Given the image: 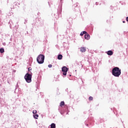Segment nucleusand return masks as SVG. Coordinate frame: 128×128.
<instances>
[{
    "instance_id": "obj_1",
    "label": "nucleus",
    "mask_w": 128,
    "mask_h": 128,
    "mask_svg": "<svg viewBox=\"0 0 128 128\" xmlns=\"http://www.w3.org/2000/svg\"><path fill=\"white\" fill-rule=\"evenodd\" d=\"M122 74V70L118 67H115L112 70V74L116 78H118Z\"/></svg>"
},
{
    "instance_id": "obj_2",
    "label": "nucleus",
    "mask_w": 128,
    "mask_h": 128,
    "mask_svg": "<svg viewBox=\"0 0 128 128\" xmlns=\"http://www.w3.org/2000/svg\"><path fill=\"white\" fill-rule=\"evenodd\" d=\"M36 60L40 64H44V56L40 54Z\"/></svg>"
},
{
    "instance_id": "obj_3",
    "label": "nucleus",
    "mask_w": 128,
    "mask_h": 128,
    "mask_svg": "<svg viewBox=\"0 0 128 128\" xmlns=\"http://www.w3.org/2000/svg\"><path fill=\"white\" fill-rule=\"evenodd\" d=\"M24 78L26 82H28V83L32 82V74L28 73H27L26 74Z\"/></svg>"
},
{
    "instance_id": "obj_4",
    "label": "nucleus",
    "mask_w": 128,
    "mask_h": 128,
    "mask_svg": "<svg viewBox=\"0 0 128 128\" xmlns=\"http://www.w3.org/2000/svg\"><path fill=\"white\" fill-rule=\"evenodd\" d=\"M68 70V68L66 66H63L62 68V72H63L64 76H66V72Z\"/></svg>"
},
{
    "instance_id": "obj_5",
    "label": "nucleus",
    "mask_w": 128,
    "mask_h": 128,
    "mask_svg": "<svg viewBox=\"0 0 128 128\" xmlns=\"http://www.w3.org/2000/svg\"><path fill=\"white\" fill-rule=\"evenodd\" d=\"M86 51V47H81L80 48V52H85Z\"/></svg>"
},
{
    "instance_id": "obj_6",
    "label": "nucleus",
    "mask_w": 128,
    "mask_h": 128,
    "mask_svg": "<svg viewBox=\"0 0 128 128\" xmlns=\"http://www.w3.org/2000/svg\"><path fill=\"white\" fill-rule=\"evenodd\" d=\"M84 38L86 40H90V34H88V33H86L84 35Z\"/></svg>"
},
{
    "instance_id": "obj_7",
    "label": "nucleus",
    "mask_w": 128,
    "mask_h": 128,
    "mask_svg": "<svg viewBox=\"0 0 128 128\" xmlns=\"http://www.w3.org/2000/svg\"><path fill=\"white\" fill-rule=\"evenodd\" d=\"M107 54H108V56H112V54H114V52L112 50H108L107 52Z\"/></svg>"
},
{
    "instance_id": "obj_8",
    "label": "nucleus",
    "mask_w": 128,
    "mask_h": 128,
    "mask_svg": "<svg viewBox=\"0 0 128 128\" xmlns=\"http://www.w3.org/2000/svg\"><path fill=\"white\" fill-rule=\"evenodd\" d=\"M33 116H34V118H36V120H38V114H34L33 115Z\"/></svg>"
},
{
    "instance_id": "obj_9",
    "label": "nucleus",
    "mask_w": 128,
    "mask_h": 128,
    "mask_svg": "<svg viewBox=\"0 0 128 128\" xmlns=\"http://www.w3.org/2000/svg\"><path fill=\"white\" fill-rule=\"evenodd\" d=\"M0 52L1 54H4V48H0Z\"/></svg>"
},
{
    "instance_id": "obj_10",
    "label": "nucleus",
    "mask_w": 128,
    "mask_h": 128,
    "mask_svg": "<svg viewBox=\"0 0 128 128\" xmlns=\"http://www.w3.org/2000/svg\"><path fill=\"white\" fill-rule=\"evenodd\" d=\"M51 128H56V124L54 123H52L50 125Z\"/></svg>"
},
{
    "instance_id": "obj_11",
    "label": "nucleus",
    "mask_w": 128,
    "mask_h": 128,
    "mask_svg": "<svg viewBox=\"0 0 128 128\" xmlns=\"http://www.w3.org/2000/svg\"><path fill=\"white\" fill-rule=\"evenodd\" d=\"M58 60H62V54H59L58 56Z\"/></svg>"
},
{
    "instance_id": "obj_12",
    "label": "nucleus",
    "mask_w": 128,
    "mask_h": 128,
    "mask_svg": "<svg viewBox=\"0 0 128 128\" xmlns=\"http://www.w3.org/2000/svg\"><path fill=\"white\" fill-rule=\"evenodd\" d=\"M86 34V32L84 31L80 33V36H82L84 34Z\"/></svg>"
},
{
    "instance_id": "obj_13",
    "label": "nucleus",
    "mask_w": 128,
    "mask_h": 128,
    "mask_svg": "<svg viewBox=\"0 0 128 128\" xmlns=\"http://www.w3.org/2000/svg\"><path fill=\"white\" fill-rule=\"evenodd\" d=\"M64 106V102L62 101L60 103V106Z\"/></svg>"
},
{
    "instance_id": "obj_14",
    "label": "nucleus",
    "mask_w": 128,
    "mask_h": 128,
    "mask_svg": "<svg viewBox=\"0 0 128 128\" xmlns=\"http://www.w3.org/2000/svg\"><path fill=\"white\" fill-rule=\"evenodd\" d=\"M94 100V98L92 96L89 97V100Z\"/></svg>"
},
{
    "instance_id": "obj_15",
    "label": "nucleus",
    "mask_w": 128,
    "mask_h": 128,
    "mask_svg": "<svg viewBox=\"0 0 128 128\" xmlns=\"http://www.w3.org/2000/svg\"><path fill=\"white\" fill-rule=\"evenodd\" d=\"M32 112L34 114H36L37 112L36 110H34Z\"/></svg>"
},
{
    "instance_id": "obj_16",
    "label": "nucleus",
    "mask_w": 128,
    "mask_h": 128,
    "mask_svg": "<svg viewBox=\"0 0 128 128\" xmlns=\"http://www.w3.org/2000/svg\"><path fill=\"white\" fill-rule=\"evenodd\" d=\"M48 68H52V65L51 64H49V65L48 66Z\"/></svg>"
},
{
    "instance_id": "obj_17",
    "label": "nucleus",
    "mask_w": 128,
    "mask_h": 128,
    "mask_svg": "<svg viewBox=\"0 0 128 128\" xmlns=\"http://www.w3.org/2000/svg\"><path fill=\"white\" fill-rule=\"evenodd\" d=\"M28 22V20H25V22H24V24H26Z\"/></svg>"
},
{
    "instance_id": "obj_18",
    "label": "nucleus",
    "mask_w": 128,
    "mask_h": 128,
    "mask_svg": "<svg viewBox=\"0 0 128 128\" xmlns=\"http://www.w3.org/2000/svg\"><path fill=\"white\" fill-rule=\"evenodd\" d=\"M18 91L20 92V94H22V91L20 90V88H18Z\"/></svg>"
},
{
    "instance_id": "obj_19",
    "label": "nucleus",
    "mask_w": 128,
    "mask_h": 128,
    "mask_svg": "<svg viewBox=\"0 0 128 128\" xmlns=\"http://www.w3.org/2000/svg\"><path fill=\"white\" fill-rule=\"evenodd\" d=\"M28 70L30 72V70H32V68H29L28 69Z\"/></svg>"
},
{
    "instance_id": "obj_20",
    "label": "nucleus",
    "mask_w": 128,
    "mask_h": 128,
    "mask_svg": "<svg viewBox=\"0 0 128 128\" xmlns=\"http://www.w3.org/2000/svg\"><path fill=\"white\" fill-rule=\"evenodd\" d=\"M126 22H128V17L126 18Z\"/></svg>"
},
{
    "instance_id": "obj_21",
    "label": "nucleus",
    "mask_w": 128,
    "mask_h": 128,
    "mask_svg": "<svg viewBox=\"0 0 128 128\" xmlns=\"http://www.w3.org/2000/svg\"><path fill=\"white\" fill-rule=\"evenodd\" d=\"M96 6H98V2H96Z\"/></svg>"
},
{
    "instance_id": "obj_22",
    "label": "nucleus",
    "mask_w": 128,
    "mask_h": 128,
    "mask_svg": "<svg viewBox=\"0 0 128 128\" xmlns=\"http://www.w3.org/2000/svg\"><path fill=\"white\" fill-rule=\"evenodd\" d=\"M4 46H6V43H3Z\"/></svg>"
},
{
    "instance_id": "obj_23",
    "label": "nucleus",
    "mask_w": 128,
    "mask_h": 128,
    "mask_svg": "<svg viewBox=\"0 0 128 128\" xmlns=\"http://www.w3.org/2000/svg\"><path fill=\"white\" fill-rule=\"evenodd\" d=\"M123 22L124 24V23L126 22H124V21H123Z\"/></svg>"
},
{
    "instance_id": "obj_24",
    "label": "nucleus",
    "mask_w": 128,
    "mask_h": 128,
    "mask_svg": "<svg viewBox=\"0 0 128 128\" xmlns=\"http://www.w3.org/2000/svg\"><path fill=\"white\" fill-rule=\"evenodd\" d=\"M16 88H17V86H16Z\"/></svg>"
},
{
    "instance_id": "obj_25",
    "label": "nucleus",
    "mask_w": 128,
    "mask_h": 128,
    "mask_svg": "<svg viewBox=\"0 0 128 128\" xmlns=\"http://www.w3.org/2000/svg\"><path fill=\"white\" fill-rule=\"evenodd\" d=\"M17 84V86H18V83H17V84Z\"/></svg>"
}]
</instances>
